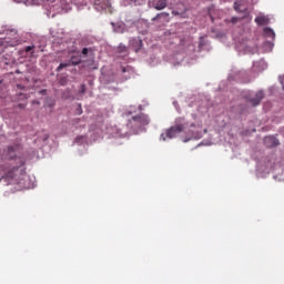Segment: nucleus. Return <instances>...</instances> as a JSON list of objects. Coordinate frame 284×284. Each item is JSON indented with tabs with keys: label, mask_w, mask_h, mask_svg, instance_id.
Here are the masks:
<instances>
[{
	"label": "nucleus",
	"mask_w": 284,
	"mask_h": 284,
	"mask_svg": "<svg viewBox=\"0 0 284 284\" xmlns=\"http://www.w3.org/2000/svg\"><path fill=\"white\" fill-rule=\"evenodd\" d=\"M4 178L13 180L17 184H21L23 189H30L29 175H27L26 170L22 166L0 169V181Z\"/></svg>",
	"instance_id": "nucleus-1"
},
{
	"label": "nucleus",
	"mask_w": 284,
	"mask_h": 284,
	"mask_svg": "<svg viewBox=\"0 0 284 284\" xmlns=\"http://www.w3.org/2000/svg\"><path fill=\"white\" fill-rule=\"evenodd\" d=\"M186 126H189V124L185 122L184 118L176 119L175 124L170 126L165 133L161 134V140L165 142L166 139H175L181 132L186 130Z\"/></svg>",
	"instance_id": "nucleus-2"
},
{
	"label": "nucleus",
	"mask_w": 284,
	"mask_h": 284,
	"mask_svg": "<svg viewBox=\"0 0 284 284\" xmlns=\"http://www.w3.org/2000/svg\"><path fill=\"white\" fill-rule=\"evenodd\" d=\"M130 123L138 129H142V126H146L150 124V118H148L145 113H140L131 118Z\"/></svg>",
	"instance_id": "nucleus-3"
},
{
	"label": "nucleus",
	"mask_w": 284,
	"mask_h": 284,
	"mask_svg": "<svg viewBox=\"0 0 284 284\" xmlns=\"http://www.w3.org/2000/svg\"><path fill=\"white\" fill-rule=\"evenodd\" d=\"M263 98H264L263 91H258L255 94H253V97H247L246 99L250 103H252L253 106H257L263 100Z\"/></svg>",
	"instance_id": "nucleus-4"
},
{
	"label": "nucleus",
	"mask_w": 284,
	"mask_h": 284,
	"mask_svg": "<svg viewBox=\"0 0 284 284\" xmlns=\"http://www.w3.org/2000/svg\"><path fill=\"white\" fill-rule=\"evenodd\" d=\"M264 144L267 149H273L280 145V140H277L275 136H265Z\"/></svg>",
	"instance_id": "nucleus-5"
},
{
	"label": "nucleus",
	"mask_w": 284,
	"mask_h": 284,
	"mask_svg": "<svg viewBox=\"0 0 284 284\" xmlns=\"http://www.w3.org/2000/svg\"><path fill=\"white\" fill-rule=\"evenodd\" d=\"M130 45L135 52H139V50H141L143 47V42L140 38H133L130 40Z\"/></svg>",
	"instance_id": "nucleus-6"
},
{
	"label": "nucleus",
	"mask_w": 284,
	"mask_h": 284,
	"mask_svg": "<svg viewBox=\"0 0 284 284\" xmlns=\"http://www.w3.org/2000/svg\"><path fill=\"white\" fill-rule=\"evenodd\" d=\"M234 10L240 12V13H244L247 10V7L245 4L244 0H239L234 2Z\"/></svg>",
	"instance_id": "nucleus-7"
},
{
	"label": "nucleus",
	"mask_w": 284,
	"mask_h": 284,
	"mask_svg": "<svg viewBox=\"0 0 284 284\" xmlns=\"http://www.w3.org/2000/svg\"><path fill=\"white\" fill-rule=\"evenodd\" d=\"M110 6L111 3L109 2V0H95V7L99 10H106Z\"/></svg>",
	"instance_id": "nucleus-8"
},
{
	"label": "nucleus",
	"mask_w": 284,
	"mask_h": 284,
	"mask_svg": "<svg viewBox=\"0 0 284 284\" xmlns=\"http://www.w3.org/2000/svg\"><path fill=\"white\" fill-rule=\"evenodd\" d=\"M152 6L156 10H163L168 6V3L165 0H153Z\"/></svg>",
	"instance_id": "nucleus-9"
},
{
	"label": "nucleus",
	"mask_w": 284,
	"mask_h": 284,
	"mask_svg": "<svg viewBox=\"0 0 284 284\" xmlns=\"http://www.w3.org/2000/svg\"><path fill=\"white\" fill-rule=\"evenodd\" d=\"M255 23L260 27H264L268 23V19L264 16H260L255 18Z\"/></svg>",
	"instance_id": "nucleus-10"
},
{
	"label": "nucleus",
	"mask_w": 284,
	"mask_h": 284,
	"mask_svg": "<svg viewBox=\"0 0 284 284\" xmlns=\"http://www.w3.org/2000/svg\"><path fill=\"white\" fill-rule=\"evenodd\" d=\"M264 36L271 39H275V31L271 28H264Z\"/></svg>",
	"instance_id": "nucleus-11"
},
{
	"label": "nucleus",
	"mask_w": 284,
	"mask_h": 284,
	"mask_svg": "<svg viewBox=\"0 0 284 284\" xmlns=\"http://www.w3.org/2000/svg\"><path fill=\"white\" fill-rule=\"evenodd\" d=\"M118 52H119L120 54L128 55V54H129L128 47L124 45V44H122V43L119 44V47H118Z\"/></svg>",
	"instance_id": "nucleus-12"
},
{
	"label": "nucleus",
	"mask_w": 284,
	"mask_h": 284,
	"mask_svg": "<svg viewBox=\"0 0 284 284\" xmlns=\"http://www.w3.org/2000/svg\"><path fill=\"white\" fill-rule=\"evenodd\" d=\"M72 63V65H79L81 63V57L79 55H73L71 57L70 61Z\"/></svg>",
	"instance_id": "nucleus-13"
},
{
	"label": "nucleus",
	"mask_w": 284,
	"mask_h": 284,
	"mask_svg": "<svg viewBox=\"0 0 284 284\" xmlns=\"http://www.w3.org/2000/svg\"><path fill=\"white\" fill-rule=\"evenodd\" d=\"M73 65L70 61L69 62H62L60 65L57 68V72H61L64 68H69Z\"/></svg>",
	"instance_id": "nucleus-14"
},
{
	"label": "nucleus",
	"mask_w": 284,
	"mask_h": 284,
	"mask_svg": "<svg viewBox=\"0 0 284 284\" xmlns=\"http://www.w3.org/2000/svg\"><path fill=\"white\" fill-rule=\"evenodd\" d=\"M128 1H130V4L134 7H140L143 3H145V0H128Z\"/></svg>",
	"instance_id": "nucleus-15"
},
{
	"label": "nucleus",
	"mask_w": 284,
	"mask_h": 284,
	"mask_svg": "<svg viewBox=\"0 0 284 284\" xmlns=\"http://www.w3.org/2000/svg\"><path fill=\"white\" fill-rule=\"evenodd\" d=\"M8 43V45L10 47H16V42L14 41H8L7 39H4V41L1 42V44Z\"/></svg>",
	"instance_id": "nucleus-16"
},
{
	"label": "nucleus",
	"mask_w": 284,
	"mask_h": 284,
	"mask_svg": "<svg viewBox=\"0 0 284 284\" xmlns=\"http://www.w3.org/2000/svg\"><path fill=\"white\" fill-rule=\"evenodd\" d=\"M80 94H85V84L80 85Z\"/></svg>",
	"instance_id": "nucleus-17"
},
{
	"label": "nucleus",
	"mask_w": 284,
	"mask_h": 284,
	"mask_svg": "<svg viewBox=\"0 0 284 284\" xmlns=\"http://www.w3.org/2000/svg\"><path fill=\"white\" fill-rule=\"evenodd\" d=\"M191 139H195L194 133H190V138L183 140V143H189Z\"/></svg>",
	"instance_id": "nucleus-18"
},
{
	"label": "nucleus",
	"mask_w": 284,
	"mask_h": 284,
	"mask_svg": "<svg viewBox=\"0 0 284 284\" xmlns=\"http://www.w3.org/2000/svg\"><path fill=\"white\" fill-rule=\"evenodd\" d=\"M33 49H34L33 45H29V47L26 48V52H31Z\"/></svg>",
	"instance_id": "nucleus-19"
},
{
	"label": "nucleus",
	"mask_w": 284,
	"mask_h": 284,
	"mask_svg": "<svg viewBox=\"0 0 284 284\" xmlns=\"http://www.w3.org/2000/svg\"><path fill=\"white\" fill-rule=\"evenodd\" d=\"M88 52H89L88 48L82 49V55H88Z\"/></svg>",
	"instance_id": "nucleus-20"
},
{
	"label": "nucleus",
	"mask_w": 284,
	"mask_h": 284,
	"mask_svg": "<svg viewBox=\"0 0 284 284\" xmlns=\"http://www.w3.org/2000/svg\"><path fill=\"white\" fill-rule=\"evenodd\" d=\"M78 114H79V115H81V114H82L81 104H79V106H78Z\"/></svg>",
	"instance_id": "nucleus-21"
},
{
	"label": "nucleus",
	"mask_w": 284,
	"mask_h": 284,
	"mask_svg": "<svg viewBox=\"0 0 284 284\" xmlns=\"http://www.w3.org/2000/svg\"><path fill=\"white\" fill-rule=\"evenodd\" d=\"M237 21H239V18L231 19V22H233V23H237Z\"/></svg>",
	"instance_id": "nucleus-22"
},
{
	"label": "nucleus",
	"mask_w": 284,
	"mask_h": 284,
	"mask_svg": "<svg viewBox=\"0 0 284 284\" xmlns=\"http://www.w3.org/2000/svg\"><path fill=\"white\" fill-rule=\"evenodd\" d=\"M40 94L45 95L47 94V90L44 89V90L40 91Z\"/></svg>",
	"instance_id": "nucleus-23"
},
{
	"label": "nucleus",
	"mask_w": 284,
	"mask_h": 284,
	"mask_svg": "<svg viewBox=\"0 0 284 284\" xmlns=\"http://www.w3.org/2000/svg\"><path fill=\"white\" fill-rule=\"evenodd\" d=\"M9 152H13V148L12 146H9Z\"/></svg>",
	"instance_id": "nucleus-24"
},
{
	"label": "nucleus",
	"mask_w": 284,
	"mask_h": 284,
	"mask_svg": "<svg viewBox=\"0 0 284 284\" xmlns=\"http://www.w3.org/2000/svg\"><path fill=\"white\" fill-rule=\"evenodd\" d=\"M173 14L178 16V14H180V13H178L176 11H173Z\"/></svg>",
	"instance_id": "nucleus-25"
},
{
	"label": "nucleus",
	"mask_w": 284,
	"mask_h": 284,
	"mask_svg": "<svg viewBox=\"0 0 284 284\" xmlns=\"http://www.w3.org/2000/svg\"><path fill=\"white\" fill-rule=\"evenodd\" d=\"M283 91H284V84H283Z\"/></svg>",
	"instance_id": "nucleus-26"
},
{
	"label": "nucleus",
	"mask_w": 284,
	"mask_h": 284,
	"mask_svg": "<svg viewBox=\"0 0 284 284\" xmlns=\"http://www.w3.org/2000/svg\"><path fill=\"white\" fill-rule=\"evenodd\" d=\"M48 1H53V0H48Z\"/></svg>",
	"instance_id": "nucleus-27"
}]
</instances>
